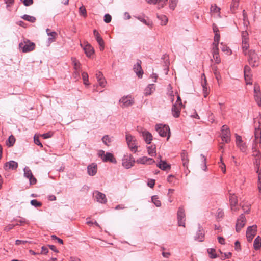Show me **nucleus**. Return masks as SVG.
<instances>
[{
	"label": "nucleus",
	"mask_w": 261,
	"mask_h": 261,
	"mask_svg": "<svg viewBox=\"0 0 261 261\" xmlns=\"http://www.w3.org/2000/svg\"><path fill=\"white\" fill-rule=\"evenodd\" d=\"M142 62L140 60H138L137 63L134 65L133 70L136 73L139 78H142L143 74V71L141 67Z\"/></svg>",
	"instance_id": "nucleus-10"
},
{
	"label": "nucleus",
	"mask_w": 261,
	"mask_h": 261,
	"mask_svg": "<svg viewBox=\"0 0 261 261\" xmlns=\"http://www.w3.org/2000/svg\"><path fill=\"white\" fill-rule=\"evenodd\" d=\"M157 167L163 170H166L167 169L171 168L170 165L168 164L166 161L162 160H160V163L157 164Z\"/></svg>",
	"instance_id": "nucleus-25"
},
{
	"label": "nucleus",
	"mask_w": 261,
	"mask_h": 261,
	"mask_svg": "<svg viewBox=\"0 0 261 261\" xmlns=\"http://www.w3.org/2000/svg\"><path fill=\"white\" fill-rule=\"evenodd\" d=\"M102 161L105 162H110L112 163H116L117 161L113 154L110 152H107L102 158Z\"/></svg>",
	"instance_id": "nucleus-20"
},
{
	"label": "nucleus",
	"mask_w": 261,
	"mask_h": 261,
	"mask_svg": "<svg viewBox=\"0 0 261 261\" xmlns=\"http://www.w3.org/2000/svg\"><path fill=\"white\" fill-rule=\"evenodd\" d=\"M229 201L231 209L234 211H238V209L236 208V205L238 204V199L237 196H236L234 194H230Z\"/></svg>",
	"instance_id": "nucleus-16"
},
{
	"label": "nucleus",
	"mask_w": 261,
	"mask_h": 261,
	"mask_svg": "<svg viewBox=\"0 0 261 261\" xmlns=\"http://www.w3.org/2000/svg\"><path fill=\"white\" fill-rule=\"evenodd\" d=\"M170 4L169 5L170 8L172 10H174L176 6V2L175 1H170Z\"/></svg>",
	"instance_id": "nucleus-58"
},
{
	"label": "nucleus",
	"mask_w": 261,
	"mask_h": 261,
	"mask_svg": "<svg viewBox=\"0 0 261 261\" xmlns=\"http://www.w3.org/2000/svg\"><path fill=\"white\" fill-rule=\"evenodd\" d=\"M97 166L95 163H92L87 167L88 173L90 176H94L97 173Z\"/></svg>",
	"instance_id": "nucleus-21"
},
{
	"label": "nucleus",
	"mask_w": 261,
	"mask_h": 261,
	"mask_svg": "<svg viewBox=\"0 0 261 261\" xmlns=\"http://www.w3.org/2000/svg\"><path fill=\"white\" fill-rule=\"evenodd\" d=\"M204 238V233L203 229H199L195 237V239L200 242H202Z\"/></svg>",
	"instance_id": "nucleus-27"
},
{
	"label": "nucleus",
	"mask_w": 261,
	"mask_h": 261,
	"mask_svg": "<svg viewBox=\"0 0 261 261\" xmlns=\"http://www.w3.org/2000/svg\"><path fill=\"white\" fill-rule=\"evenodd\" d=\"M172 114L175 118H178L180 114L181 106L175 103L172 107Z\"/></svg>",
	"instance_id": "nucleus-19"
},
{
	"label": "nucleus",
	"mask_w": 261,
	"mask_h": 261,
	"mask_svg": "<svg viewBox=\"0 0 261 261\" xmlns=\"http://www.w3.org/2000/svg\"><path fill=\"white\" fill-rule=\"evenodd\" d=\"M15 142V138L12 135L9 136L8 140L6 141V144L9 147L12 146Z\"/></svg>",
	"instance_id": "nucleus-35"
},
{
	"label": "nucleus",
	"mask_w": 261,
	"mask_h": 261,
	"mask_svg": "<svg viewBox=\"0 0 261 261\" xmlns=\"http://www.w3.org/2000/svg\"><path fill=\"white\" fill-rule=\"evenodd\" d=\"M181 158L182 163V165L185 168L188 170V164L189 160L187 152L183 150L181 153Z\"/></svg>",
	"instance_id": "nucleus-17"
},
{
	"label": "nucleus",
	"mask_w": 261,
	"mask_h": 261,
	"mask_svg": "<svg viewBox=\"0 0 261 261\" xmlns=\"http://www.w3.org/2000/svg\"><path fill=\"white\" fill-rule=\"evenodd\" d=\"M211 53L216 64H219L221 62V59L219 54L218 47H212Z\"/></svg>",
	"instance_id": "nucleus-13"
},
{
	"label": "nucleus",
	"mask_w": 261,
	"mask_h": 261,
	"mask_svg": "<svg viewBox=\"0 0 261 261\" xmlns=\"http://www.w3.org/2000/svg\"><path fill=\"white\" fill-rule=\"evenodd\" d=\"M250 68L249 66L246 65L244 69V79L247 84L251 85V77L250 74Z\"/></svg>",
	"instance_id": "nucleus-12"
},
{
	"label": "nucleus",
	"mask_w": 261,
	"mask_h": 261,
	"mask_svg": "<svg viewBox=\"0 0 261 261\" xmlns=\"http://www.w3.org/2000/svg\"><path fill=\"white\" fill-rule=\"evenodd\" d=\"M125 137L129 149L132 152L136 153L138 150V145L135 137L128 133H126Z\"/></svg>",
	"instance_id": "nucleus-1"
},
{
	"label": "nucleus",
	"mask_w": 261,
	"mask_h": 261,
	"mask_svg": "<svg viewBox=\"0 0 261 261\" xmlns=\"http://www.w3.org/2000/svg\"><path fill=\"white\" fill-rule=\"evenodd\" d=\"M221 138L223 141L228 143L230 141V132L227 126L224 125L221 129Z\"/></svg>",
	"instance_id": "nucleus-6"
},
{
	"label": "nucleus",
	"mask_w": 261,
	"mask_h": 261,
	"mask_svg": "<svg viewBox=\"0 0 261 261\" xmlns=\"http://www.w3.org/2000/svg\"><path fill=\"white\" fill-rule=\"evenodd\" d=\"M207 252L210 255V257L211 258H216L217 256L216 253V250L215 249H208Z\"/></svg>",
	"instance_id": "nucleus-42"
},
{
	"label": "nucleus",
	"mask_w": 261,
	"mask_h": 261,
	"mask_svg": "<svg viewBox=\"0 0 261 261\" xmlns=\"http://www.w3.org/2000/svg\"><path fill=\"white\" fill-rule=\"evenodd\" d=\"M24 175L27 178H29L30 177L33 175L31 170L28 167H25L24 168Z\"/></svg>",
	"instance_id": "nucleus-44"
},
{
	"label": "nucleus",
	"mask_w": 261,
	"mask_h": 261,
	"mask_svg": "<svg viewBox=\"0 0 261 261\" xmlns=\"http://www.w3.org/2000/svg\"><path fill=\"white\" fill-rule=\"evenodd\" d=\"M112 20V17H111V16L109 14H105V16H104V21L108 23H109L111 22Z\"/></svg>",
	"instance_id": "nucleus-52"
},
{
	"label": "nucleus",
	"mask_w": 261,
	"mask_h": 261,
	"mask_svg": "<svg viewBox=\"0 0 261 261\" xmlns=\"http://www.w3.org/2000/svg\"><path fill=\"white\" fill-rule=\"evenodd\" d=\"M24 44L22 43H20L19 44V46L22 49L23 53L29 52L35 49V44L30 40H28L27 41H24Z\"/></svg>",
	"instance_id": "nucleus-5"
},
{
	"label": "nucleus",
	"mask_w": 261,
	"mask_h": 261,
	"mask_svg": "<svg viewBox=\"0 0 261 261\" xmlns=\"http://www.w3.org/2000/svg\"><path fill=\"white\" fill-rule=\"evenodd\" d=\"M254 97L255 101L258 106H261V94L259 93H254Z\"/></svg>",
	"instance_id": "nucleus-39"
},
{
	"label": "nucleus",
	"mask_w": 261,
	"mask_h": 261,
	"mask_svg": "<svg viewBox=\"0 0 261 261\" xmlns=\"http://www.w3.org/2000/svg\"><path fill=\"white\" fill-rule=\"evenodd\" d=\"M17 167L18 163L14 161H10L6 162L4 166V168L5 170H8L10 169L15 170Z\"/></svg>",
	"instance_id": "nucleus-15"
},
{
	"label": "nucleus",
	"mask_w": 261,
	"mask_h": 261,
	"mask_svg": "<svg viewBox=\"0 0 261 261\" xmlns=\"http://www.w3.org/2000/svg\"><path fill=\"white\" fill-rule=\"evenodd\" d=\"M95 198L101 203H106L107 201L105 194L99 191L95 192Z\"/></svg>",
	"instance_id": "nucleus-22"
},
{
	"label": "nucleus",
	"mask_w": 261,
	"mask_h": 261,
	"mask_svg": "<svg viewBox=\"0 0 261 261\" xmlns=\"http://www.w3.org/2000/svg\"><path fill=\"white\" fill-rule=\"evenodd\" d=\"M71 61L73 65L74 70H81V63L79 61L76 60L75 58L72 57Z\"/></svg>",
	"instance_id": "nucleus-28"
},
{
	"label": "nucleus",
	"mask_w": 261,
	"mask_h": 261,
	"mask_svg": "<svg viewBox=\"0 0 261 261\" xmlns=\"http://www.w3.org/2000/svg\"><path fill=\"white\" fill-rule=\"evenodd\" d=\"M155 129L158 132L160 136L165 137L167 136V140L170 138L171 133L168 125H163L162 124H156L155 126Z\"/></svg>",
	"instance_id": "nucleus-2"
},
{
	"label": "nucleus",
	"mask_w": 261,
	"mask_h": 261,
	"mask_svg": "<svg viewBox=\"0 0 261 261\" xmlns=\"http://www.w3.org/2000/svg\"><path fill=\"white\" fill-rule=\"evenodd\" d=\"M79 12L81 15L83 16L84 17L87 16V11L85 8L84 6H82L80 7Z\"/></svg>",
	"instance_id": "nucleus-50"
},
{
	"label": "nucleus",
	"mask_w": 261,
	"mask_h": 261,
	"mask_svg": "<svg viewBox=\"0 0 261 261\" xmlns=\"http://www.w3.org/2000/svg\"><path fill=\"white\" fill-rule=\"evenodd\" d=\"M158 18L161 21V24L162 25H165L168 22V18L166 16L164 15H160L157 16Z\"/></svg>",
	"instance_id": "nucleus-34"
},
{
	"label": "nucleus",
	"mask_w": 261,
	"mask_h": 261,
	"mask_svg": "<svg viewBox=\"0 0 261 261\" xmlns=\"http://www.w3.org/2000/svg\"><path fill=\"white\" fill-rule=\"evenodd\" d=\"M122 161L123 166L126 169L130 168L135 163V160L131 154L124 155Z\"/></svg>",
	"instance_id": "nucleus-4"
},
{
	"label": "nucleus",
	"mask_w": 261,
	"mask_h": 261,
	"mask_svg": "<svg viewBox=\"0 0 261 261\" xmlns=\"http://www.w3.org/2000/svg\"><path fill=\"white\" fill-rule=\"evenodd\" d=\"M32 242L28 240H16L15 241V245H20L21 244H25L27 243L31 244Z\"/></svg>",
	"instance_id": "nucleus-48"
},
{
	"label": "nucleus",
	"mask_w": 261,
	"mask_h": 261,
	"mask_svg": "<svg viewBox=\"0 0 261 261\" xmlns=\"http://www.w3.org/2000/svg\"><path fill=\"white\" fill-rule=\"evenodd\" d=\"M152 201L157 207H160L161 206V202L160 200H159V198L157 195H154L152 196L151 198Z\"/></svg>",
	"instance_id": "nucleus-38"
},
{
	"label": "nucleus",
	"mask_w": 261,
	"mask_h": 261,
	"mask_svg": "<svg viewBox=\"0 0 261 261\" xmlns=\"http://www.w3.org/2000/svg\"><path fill=\"white\" fill-rule=\"evenodd\" d=\"M253 246L256 250L259 249L261 247V238L259 236L257 237L255 239Z\"/></svg>",
	"instance_id": "nucleus-29"
},
{
	"label": "nucleus",
	"mask_w": 261,
	"mask_h": 261,
	"mask_svg": "<svg viewBox=\"0 0 261 261\" xmlns=\"http://www.w3.org/2000/svg\"><path fill=\"white\" fill-rule=\"evenodd\" d=\"M237 147L239 148L240 150L242 152H245L247 149V146L245 143L244 142L242 143H239L237 145Z\"/></svg>",
	"instance_id": "nucleus-40"
},
{
	"label": "nucleus",
	"mask_w": 261,
	"mask_h": 261,
	"mask_svg": "<svg viewBox=\"0 0 261 261\" xmlns=\"http://www.w3.org/2000/svg\"><path fill=\"white\" fill-rule=\"evenodd\" d=\"M178 224L179 226L185 227V213L182 207H180L177 212Z\"/></svg>",
	"instance_id": "nucleus-7"
},
{
	"label": "nucleus",
	"mask_w": 261,
	"mask_h": 261,
	"mask_svg": "<svg viewBox=\"0 0 261 261\" xmlns=\"http://www.w3.org/2000/svg\"><path fill=\"white\" fill-rule=\"evenodd\" d=\"M239 4V0H232L231 4L230 9L232 11H234Z\"/></svg>",
	"instance_id": "nucleus-43"
},
{
	"label": "nucleus",
	"mask_w": 261,
	"mask_h": 261,
	"mask_svg": "<svg viewBox=\"0 0 261 261\" xmlns=\"http://www.w3.org/2000/svg\"><path fill=\"white\" fill-rule=\"evenodd\" d=\"M168 0H158L157 3L159 8H162L165 5H166Z\"/></svg>",
	"instance_id": "nucleus-55"
},
{
	"label": "nucleus",
	"mask_w": 261,
	"mask_h": 261,
	"mask_svg": "<svg viewBox=\"0 0 261 261\" xmlns=\"http://www.w3.org/2000/svg\"><path fill=\"white\" fill-rule=\"evenodd\" d=\"M21 18L32 23L35 22L36 20V19L35 17L31 16L27 14H24L22 16Z\"/></svg>",
	"instance_id": "nucleus-33"
},
{
	"label": "nucleus",
	"mask_w": 261,
	"mask_h": 261,
	"mask_svg": "<svg viewBox=\"0 0 261 261\" xmlns=\"http://www.w3.org/2000/svg\"><path fill=\"white\" fill-rule=\"evenodd\" d=\"M257 188L259 192L261 193V175L258 177Z\"/></svg>",
	"instance_id": "nucleus-64"
},
{
	"label": "nucleus",
	"mask_w": 261,
	"mask_h": 261,
	"mask_svg": "<svg viewBox=\"0 0 261 261\" xmlns=\"http://www.w3.org/2000/svg\"><path fill=\"white\" fill-rule=\"evenodd\" d=\"M31 204L32 205L36 207H39L42 206V203L38 201L36 199H33L31 201Z\"/></svg>",
	"instance_id": "nucleus-47"
},
{
	"label": "nucleus",
	"mask_w": 261,
	"mask_h": 261,
	"mask_svg": "<svg viewBox=\"0 0 261 261\" xmlns=\"http://www.w3.org/2000/svg\"><path fill=\"white\" fill-rule=\"evenodd\" d=\"M260 92V86L257 83H255L254 85V93Z\"/></svg>",
	"instance_id": "nucleus-57"
},
{
	"label": "nucleus",
	"mask_w": 261,
	"mask_h": 261,
	"mask_svg": "<svg viewBox=\"0 0 261 261\" xmlns=\"http://www.w3.org/2000/svg\"><path fill=\"white\" fill-rule=\"evenodd\" d=\"M136 162L137 163L141 164H147L148 165H151L155 163L154 160H153L152 158H148L146 156H143L142 158H140L137 160Z\"/></svg>",
	"instance_id": "nucleus-14"
},
{
	"label": "nucleus",
	"mask_w": 261,
	"mask_h": 261,
	"mask_svg": "<svg viewBox=\"0 0 261 261\" xmlns=\"http://www.w3.org/2000/svg\"><path fill=\"white\" fill-rule=\"evenodd\" d=\"M220 9L217 6L216 4L212 5L211 7V12L214 14H220Z\"/></svg>",
	"instance_id": "nucleus-41"
},
{
	"label": "nucleus",
	"mask_w": 261,
	"mask_h": 261,
	"mask_svg": "<svg viewBox=\"0 0 261 261\" xmlns=\"http://www.w3.org/2000/svg\"><path fill=\"white\" fill-rule=\"evenodd\" d=\"M23 3L24 6H29L33 4V0H23Z\"/></svg>",
	"instance_id": "nucleus-63"
},
{
	"label": "nucleus",
	"mask_w": 261,
	"mask_h": 261,
	"mask_svg": "<svg viewBox=\"0 0 261 261\" xmlns=\"http://www.w3.org/2000/svg\"><path fill=\"white\" fill-rule=\"evenodd\" d=\"M246 223V218L244 214H242L237 220L236 224V230L239 232L241 229L244 226Z\"/></svg>",
	"instance_id": "nucleus-9"
},
{
	"label": "nucleus",
	"mask_w": 261,
	"mask_h": 261,
	"mask_svg": "<svg viewBox=\"0 0 261 261\" xmlns=\"http://www.w3.org/2000/svg\"><path fill=\"white\" fill-rule=\"evenodd\" d=\"M142 135L145 142L147 144H150L153 139L151 134L147 130H144L142 132Z\"/></svg>",
	"instance_id": "nucleus-18"
},
{
	"label": "nucleus",
	"mask_w": 261,
	"mask_h": 261,
	"mask_svg": "<svg viewBox=\"0 0 261 261\" xmlns=\"http://www.w3.org/2000/svg\"><path fill=\"white\" fill-rule=\"evenodd\" d=\"M155 90V86L153 84H149L145 89L144 93L146 96L151 94L153 91Z\"/></svg>",
	"instance_id": "nucleus-26"
},
{
	"label": "nucleus",
	"mask_w": 261,
	"mask_h": 261,
	"mask_svg": "<svg viewBox=\"0 0 261 261\" xmlns=\"http://www.w3.org/2000/svg\"><path fill=\"white\" fill-rule=\"evenodd\" d=\"M30 184V185H35L37 182V179L35 177H34V176L32 175L31 177H30L29 178Z\"/></svg>",
	"instance_id": "nucleus-56"
},
{
	"label": "nucleus",
	"mask_w": 261,
	"mask_h": 261,
	"mask_svg": "<svg viewBox=\"0 0 261 261\" xmlns=\"http://www.w3.org/2000/svg\"><path fill=\"white\" fill-rule=\"evenodd\" d=\"M248 35V33L247 31H243L242 32V41L244 40H248V39L247 38Z\"/></svg>",
	"instance_id": "nucleus-61"
},
{
	"label": "nucleus",
	"mask_w": 261,
	"mask_h": 261,
	"mask_svg": "<svg viewBox=\"0 0 261 261\" xmlns=\"http://www.w3.org/2000/svg\"><path fill=\"white\" fill-rule=\"evenodd\" d=\"M236 145L239 144V143H242L243 142L242 137L237 134H236Z\"/></svg>",
	"instance_id": "nucleus-53"
},
{
	"label": "nucleus",
	"mask_w": 261,
	"mask_h": 261,
	"mask_svg": "<svg viewBox=\"0 0 261 261\" xmlns=\"http://www.w3.org/2000/svg\"><path fill=\"white\" fill-rule=\"evenodd\" d=\"M96 40L99 45L100 50L101 51H102L105 48V43H104V41H103V39L100 36V37H97V38H96Z\"/></svg>",
	"instance_id": "nucleus-37"
},
{
	"label": "nucleus",
	"mask_w": 261,
	"mask_h": 261,
	"mask_svg": "<svg viewBox=\"0 0 261 261\" xmlns=\"http://www.w3.org/2000/svg\"><path fill=\"white\" fill-rule=\"evenodd\" d=\"M256 166H257V171L256 172L258 173V177L261 175V166H259V164L260 163V160H256Z\"/></svg>",
	"instance_id": "nucleus-51"
},
{
	"label": "nucleus",
	"mask_w": 261,
	"mask_h": 261,
	"mask_svg": "<svg viewBox=\"0 0 261 261\" xmlns=\"http://www.w3.org/2000/svg\"><path fill=\"white\" fill-rule=\"evenodd\" d=\"M85 53L88 57H91L94 53V48L89 44L85 45L84 48Z\"/></svg>",
	"instance_id": "nucleus-24"
},
{
	"label": "nucleus",
	"mask_w": 261,
	"mask_h": 261,
	"mask_svg": "<svg viewBox=\"0 0 261 261\" xmlns=\"http://www.w3.org/2000/svg\"><path fill=\"white\" fill-rule=\"evenodd\" d=\"M96 77L98 81L99 85L100 86L104 87L106 84V81L103 76L102 73L100 71L97 72L96 74Z\"/></svg>",
	"instance_id": "nucleus-23"
},
{
	"label": "nucleus",
	"mask_w": 261,
	"mask_h": 261,
	"mask_svg": "<svg viewBox=\"0 0 261 261\" xmlns=\"http://www.w3.org/2000/svg\"><path fill=\"white\" fill-rule=\"evenodd\" d=\"M34 143L36 145H37L38 146H40L41 147L43 146L42 144L40 142L39 138V137L38 136H34Z\"/></svg>",
	"instance_id": "nucleus-54"
},
{
	"label": "nucleus",
	"mask_w": 261,
	"mask_h": 261,
	"mask_svg": "<svg viewBox=\"0 0 261 261\" xmlns=\"http://www.w3.org/2000/svg\"><path fill=\"white\" fill-rule=\"evenodd\" d=\"M249 47V44L248 43V40H244L242 41V49L243 53L245 55H246L247 54V50Z\"/></svg>",
	"instance_id": "nucleus-32"
},
{
	"label": "nucleus",
	"mask_w": 261,
	"mask_h": 261,
	"mask_svg": "<svg viewBox=\"0 0 261 261\" xmlns=\"http://www.w3.org/2000/svg\"><path fill=\"white\" fill-rule=\"evenodd\" d=\"M119 102L122 104L121 106L122 107H129L132 106L134 102L133 99L128 96L122 97L120 99Z\"/></svg>",
	"instance_id": "nucleus-11"
},
{
	"label": "nucleus",
	"mask_w": 261,
	"mask_h": 261,
	"mask_svg": "<svg viewBox=\"0 0 261 261\" xmlns=\"http://www.w3.org/2000/svg\"><path fill=\"white\" fill-rule=\"evenodd\" d=\"M51 239L53 240H57V241H58V242L59 243H60L61 244H63V241L61 239L57 237L56 235H52L51 236Z\"/></svg>",
	"instance_id": "nucleus-59"
},
{
	"label": "nucleus",
	"mask_w": 261,
	"mask_h": 261,
	"mask_svg": "<svg viewBox=\"0 0 261 261\" xmlns=\"http://www.w3.org/2000/svg\"><path fill=\"white\" fill-rule=\"evenodd\" d=\"M221 45H222L221 47V50L223 52H226V53L227 55H231V50L230 49L229 47H228L226 45H223L222 43H221Z\"/></svg>",
	"instance_id": "nucleus-45"
},
{
	"label": "nucleus",
	"mask_w": 261,
	"mask_h": 261,
	"mask_svg": "<svg viewBox=\"0 0 261 261\" xmlns=\"http://www.w3.org/2000/svg\"><path fill=\"white\" fill-rule=\"evenodd\" d=\"M147 152L149 155L150 156H155L156 155V147L155 145H151L150 146H148L147 147Z\"/></svg>",
	"instance_id": "nucleus-30"
},
{
	"label": "nucleus",
	"mask_w": 261,
	"mask_h": 261,
	"mask_svg": "<svg viewBox=\"0 0 261 261\" xmlns=\"http://www.w3.org/2000/svg\"><path fill=\"white\" fill-rule=\"evenodd\" d=\"M224 216V213L221 209H218L217 212V217L218 218H221Z\"/></svg>",
	"instance_id": "nucleus-60"
},
{
	"label": "nucleus",
	"mask_w": 261,
	"mask_h": 261,
	"mask_svg": "<svg viewBox=\"0 0 261 261\" xmlns=\"http://www.w3.org/2000/svg\"><path fill=\"white\" fill-rule=\"evenodd\" d=\"M249 64L252 67L257 66L258 65L259 58L254 50H250L248 52Z\"/></svg>",
	"instance_id": "nucleus-3"
},
{
	"label": "nucleus",
	"mask_w": 261,
	"mask_h": 261,
	"mask_svg": "<svg viewBox=\"0 0 261 261\" xmlns=\"http://www.w3.org/2000/svg\"><path fill=\"white\" fill-rule=\"evenodd\" d=\"M256 225H252L249 226L247 228V230L246 231V237L249 242H251L254 236L256 234Z\"/></svg>",
	"instance_id": "nucleus-8"
},
{
	"label": "nucleus",
	"mask_w": 261,
	"mask_h": 261,
	"mask_svg": "<svg viewBox=\"0 0 261 261\" xmlns=\"http://www.w3.org/2000/svg\"><path fill=\"white\" fill-rule=\"evenodd\" d=\"M220 39V35L218 33H215L214 38V42L212 44V47H218L219 41Z\"/></svg>",
	"instance_id": "nucleus-31"
},
{
	"label": "nucleus",
	"mask_w": 261,
	"mask_h": 261,
	"mask_svg": "<svg viewBox=\"0 0 261 261\" xmlns=\"http://www.w3.org/2000/svg\"><path fill=\"white\" fill-rule=\"evenodd\" d=\"M81 70H74L73 73V76L75 79H78L80 77V73Z\"/></svg>",
	"instance_id": "nucleus-62"
},
{
	"label": "nucleus",
	"mask_w": 261,
	"mask_h": 261,
	"mask_svg": "<svg viewBox=\"0 0 261 261\" xmlns=\"http://www.w3.org/2000/svg\"><path fill=\"white\" fill-rule=\"evenodd\" d=\"M18 225H19V224H9L4 228V230L6 232H8L10 230L12 229L15 226H17Z\"/></svg>",
	"instance_id": "nucleus-49"
},
{
	"label": "nucleus",
	"mask_w": 261,
	"mask_h": 261,
	"mask_svg": "<svg viewBox=\"0 0 261 261\" xmlns=\"http://www.w3.org/2000/svg\"><path fill=\"white\" fill-rule=\"evenodd\" d=\"M112 137H110L109 135H105L102 138V140L103 143L106 145L107 146H110V143L112 142Z\"/></svg>",
	"instance_id": "nucleus-36"
},
{
	"label": "nucleus",
	"mask_w": 261,
	"mask_h": 261,
	"mask_svg": "<svg viewBox=\"0 0 261 261\" xmlns=\"http://www.w3.org/2000/svg\"><path fill=\"white\" fill-rule=\"evenodd\" d=\"M82 76L83 80L84 81V84L85 85H89L88 75L87 73L85 72H83L82 73Z\"/></svg>",
	"instance_id": "nucleus-46"
}]
</instances>
